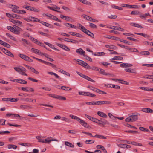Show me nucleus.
Listing matches in <instances>:
<instances>
[{"label": "nucleus", "mask_w": 153, "mask_h": 153, "mask_svg": "<svg viewBox=\"0 0 153 153\" xmlns=\"http://www.w3.org/2000/svg\"><path fill=\"white\" fill-rule=\"evenodd\" d=\"M138 118L137 114L133 113L132 115L129 116L125 119L126 122H132L136 121Z\"/></svg>", "instance_id": "nucleus-1"}, {"label": "nucleus", "mask_w": 153, "mask_h": 153, "mask_svg": "<svg viewBox=\"0 0 153 153\" xmlns=\"http://www.w3.org/2000/svg\"><path fill=\"white\" fill-rule=\"evenodd\" d=\"M31 51L41 56H45L46 57H48V54L41 52L40 50L37 49L32 48L31 49Z\"/></svg>", "instance_id": "nucleus-2"}, {"label": "nucleus", "mask_w": 153, "mask_h": 153, "mask_svg": "<svg viewBox=\"0 0 153 153\" xmlns=\"http://www.w3.org/2000/svg\"><path fill=\"white\" fill-rule=\"evenodd\" d=\"M74 62L76 61L77 64L85 67L86 68H89L90 66L88 65L87 63L82 60L77 59H74Z\"/></svg>", "instance_id": "nucleus-3"}, {"label": "nucleus", "mask_w": 153, "mask_h": 153, "mask_svg": "<svg viewBox=\"0 0 153 153\" xmlns=\"http://www.w3.org/2000/svg\"><path fill=\"white\" fill-rule=\"evenodd\" d=\"M77 121L79 122L82 126L85 128H91L90 126L86 122L80 118Z\"/></svg>", "instance_id": "nucleus-4"}, {"label": "nucleus", "mask_w": 153, "mask_h": 153, "mask_svg": "<svg viewBox=\"0 0 153 153\" xmlns=\"http://www.w3.org/2000/svg\"><path fill=\"white\" fill-rule=\"evenodd\" d=\"M14 30H13V33L16 35H19L20 33V32L22 30V29L19 27L14 25Z\"/></svg>", "instance_id": "nucleus-5"}, {"label": "nucleus", "mask_w": 153, "mask_h": 153, "mask_svg": "<svg viewBox=\"0 0 153 153\" xmlns=\"http://www.w3.org/2000/svg\"><path fill=\"white\" fill-rule=\"evenodd\" d=\"M83 17L87 20L93 22H98V20H97L95 19H94L92 18L91 17H90L89 16H88L86 15H84Z\"/></svg>", "instance_id": "nucleus-6"}, {"label": "nucleus", "mask_w": 153, "mask_h": 153, "mask_svg": "<svg viewBox=\"0 0 153 153\" xmlns=\"http://www.w3.org/2000/svg\"><path fill=\"white\" fill-rule=\"evenodd\" d=\"M2 50L5 54L11 57H13L14 56L13 54L5 48H3Z\"/></svg>", "instance_id": "nucleus-7"}, {"label": "nucleus", "mask_w": 153, "mask_h": 153, "mask_svg": "<svg viewBox=\"0 0 153 153\" xmlns=\"http://www.w3.org/2000/svg\"><path fill=\"white\" fill-rule=\"evenodd\" d=\"M52 141H57L58 140L56 139H53L51 137H49L47 139L44 140L45 143H48Z\"/></svg>", "instance_id": "nucleus-8"}, {"label": "nucleus", "mask_w": 153, "mask_h": 153, "mask_svg": "<svg viewBox=\"0 0 153 153\" xmlns=\"http://www.w3.org/2000/svg\"><path fill=\"white\" fill-rule=\"evenodd\" d=\"M69 33L71 35L74 36H75L80 38H82L83 37V36L81 34L77 33L72 32H70Z\"/></svg>", "instance_id": "nucleus-9"}, {"label": "nucleus", "mask_w": 153, "mask_h": 153, "mask_svg": "<svg viewBox=\"0 0 153 153\" xmlns=\"http://www.w3.org/2000/svg\"><path fill=\"white\" fill-rule=\"evenodd\" d=\"M57 45L58 46L60 47L62 49L66 50L67 51H70L69 48L65 45L60 44H58Z\"/></svg>", "instance_id": "nucleus-10"}, {"label": "nucleus", "mask_w": 153, "mask_h": 153, "mask_svg": "<svg viewBox=\"0 0 153 153\" xmlns=\"http://www.w3.org/2000/svg\"><path fill=\"white\" fill-rule=\"evenodd\" d=\"M132 65L131 64L123 63L120 65V67L122 68L130 67L132 66Z\"/></svg>", "instance_id": "nucleus-11"}, {"label": "nucleus", "mask_w": 153, "mask_h": 153, "mask_svg": "<svg viewBox=\"0 0 153 153\" xmlns=\"http://www.w3.org/2000/svg\"><path fill=\"white\" fill-rule=\"evenodd\" d=\"M79 27H80V29L82 31L84 32L85 33H86V32H88L89 30L86 29L81 24H78Z\"/></svg>", "instance_id": "nucleus-12"}, {"label": "nucleus", "mask_w": 153, "mask_h": 153, "mask_svg": "<svg viewBox=\"0 0 153 153\" xmlns=\"http://www.w3.org/2000/svg\"><path fill=\"white\" fill-rule=\"evenodd\" d=\"M9 20L13 23L17 24L18 25H19V24L22 23V22L18 20H16L11 18H10L9 19Z\"/></svg>", "instance_id": "nucleus-13"}, {"label": "nucleus", "mask_w": 153, "mask_h": 153, "mask_svg": "<svg viewBox=\"0 0 153 153\" xmlns=\"http://www.w3.org/2000/svg\"><path fill=\"white\" fill-rule=\"evenodd\" d=\"M97 114L99 116L103 118H106L107 117V116L106 114L101 111H98Z\"/></svg>", "instance_id": "nucleus-14"}, {"label": "nucleus", "mask_w": 153, "mask_h": 153, "mask_svg": "<svg viewBox=\"0 0 153 153\" xmlns=\"http://www.w3.org/2000/svg\"><path fill=\"white\" fill-rule=\"evenodd\" d=\"M64 25L67 27H71L73 28L76 29V27L70 23H65L64 24Z\"/></svg>", "instance_id": "nucleus-15"}, {"label": "nucleus", "mask_w": 153, "mask_h": 153, "mask_svg": "<svg viewBox=\"0 0 153 153\" xmlns=\"http://www.w3.org/2000/svg\"><path fill=\"white\" fill-rule=\"evenodd\" d=\"M76 52L80 55H83L84 56V54L85 53V52L83 51L81 48H79L76 50Z\"/></svg>", "instance_id": "nucleus-16"}, {"label": "nucleus", "mask_w": 153, "mask_h": 153, "mask_svg": "<svg viewBox=\"0 0 153 153\" xmlns=\"http://www.w3.org/2000/svg\"><path fill=\"white\" fill-rule=\"evenodd\" d=\"M56 5H54L53 7H51L48 6L47 7V8L52 10L54 11H56L59 13H61L60 11L57 10H56Z\"/></svg>", "instance_id": "nucleus-17"}, {"label": "nucleus", "mask_w": 153, "mask_h": 153, "mask_svg": "<svg viewBox=\"0 0 153 153\" xmlns=\"http://www.w3.org/2000/svg\"><path fill=\"white\" fill-rule=\"evenodd\" d=\"M105 47L108 48L115 50L117 49V47L113 45H105Z\"/></svg>", "instance_id": "nucleus-18"}, {"label": "nucleus", "mask_w": 153, "mask_h": 153, "mask_svg": "<svg viewBox=\"0 0 153 153\" xmlns=\"http://www.w3.org/2000/svg\"><path fill=\"white\" fill-rule=\"evenodd\" d=\"M123 58H112V60H113L112 61V62L115 64H118L119 63H121V62L114 61V60H121Z\"/></svg>", "instance_id": "nucleus-19"}, {"label": "nucleus", "mask_w": 153, "mask_h": 153, "mask_svg": "<svg viewBox=\"0 0 153 153\" xmlns=\"http://www.w3.org/2000/svg\"><path fill=\"white\" fill-rule=\"evenodd\" d=\"M17 148V146L16 145L10 144L7 145V148L8 149H16Z\"/></svg>", "instance_id": "nucleus-20"}, {"label": "nucleus", "mask_w": 153, "mask_h": 153, "mask_svg": "<svg viewBox=\"0 0 153 153\" xmlns=\"http://www.w3.org/2000/svg\"><path fill=\"white\" fill-rule=\"evenodd\" d=\"M65 41L66 42H70L76 43V41L74 40H73L70 39L65 38H64Z\"/></svg>", "instance_id": "nucleus-21"}, {"label": "nucleus", "mask_w": 153, "mask_h": 153, "mask_svg": "<svg viewBox=\"0 0 153 153\" xmlns=\"http://www.w3.org/2000/svg\"><path fill=\"white\" fill-rule=\"evenodd\" d=\"M6 35L7 36L9 37L11 39L15 41H17L15 37L11 35L10 34L8 33H6Z\"/></svg>", "instance_id": "nucleus-22"}, {"label": "nucleus", "mask_w": 153, "mask_h": 153, "mask_svg": "<svg viewBox=\"0 0 153 153\" xmlns=\"http://www.w3.org/2000/svg\"><path fill=\"white\" fill-rule=\"evenodd\" d=\"M44 43L45 44L48 45V46H49L51 48L53 49H54L56 51L58 50L57 49H56V48L54 47V46L53 45H52V44L45 42H44Z\"/></svg>", "instance_id": "nucleus-23"}, {"label": "nucleus", "mask_w": 153, "mask_h": 153, "mask_svg": "<svg viewBox=\"0 0 153 153\" xmlns=\"http://www.w3.org/2000/svg\"><path fill=\"white\" fill-rule=\"evenodd\" d=\"M130 25L131 26H134L136 27H137L140 28L141 29L143 28V27L138 24L134 23H130Z\"/></svg>", "instance_id": "nucleus-24"}, {"label": "nucleus", "mask_w": 153, "mask_h": 153, "mask_svg": "<svg viewBox=\"0 0 153 153\" xmlns=\"http://www.w3.org/2000/svg\"><path fill=\"white\" fill-rule=\"evenodd\" d=\"M48 73L51 75H54L58 79L60 80H61V78L55 73L52 72H48Z\"/></svg>", "instance_id": "nucleus-25"}, {"label": "nucleus", "mask_w": 153, "mask_h": 153, "mask_svg": "<svg viewBox=\"0 0 153 153\" xmlns=\"http://www.w3.org/2000/svg\"><path fill=\"white\" fill-rule=\"evenodd\" d=\"M51 19L59 22H62L59 19L57 18L56 16L52 15H51Z\"/></svg>", "instance_id": "nucleus-26"}, {"label": "nucleus", "mask_w": 153, "mask_h": 153, "mask_svg": "<svg viewBox=\"0 0 153 153\" xmlns=\"http://www.w3.org/2000/svg\"><path fill=\"white\" fill-rule=\"evenodd\" d=\"M30 108V106L27 105H22L20 106V109H28Z\"/></svg>", "instance_id": "nucleus-27"}, {"label": "nucleus", "mask_w": 153, "mask_h": 153, "mask_svg": "<svg viewBox=\"0 0 153 153\" xmlns=\"http://www.w3.org/2000/svg\"><path fill=\"white\" fill-rule=\"evenodd\" d=\"M100 122H101L102 125H105V124H109V123L107 121V120L105 119H102V118L101 119V120H100Z\"/></svg>", "instance_id": "nucleus-28"}, {"label": "nucleus", "mask_w": 153, "mask_h": 153, "mask_svg": "<svg viewBox=\"0 0 153 153\" xmlns=\"http://www.w3.org/2000/svg\"><path fill=\"white\" fill-rule=\"evenodd\" d=\"M61 89L67 91L71 90V89L70 87L65 86H61Z\"/></svg>", "instance_id": "nucleus-29"}, {"label": "nucleus", "mask_w": 153, "mask_h": 153, "mask_svg": "<svg viewBox=\"0 0 153 153\" xmlns=\"http://www.w3.org/2000/svg\"><path fill=\"white\" fill-rule=\"evenodd\" d=\"M58 71L68 76H70V74L69 73L66 72V71H64L63 70H58Z\"/></svg>", "instance_id": "nucleus-30"}, {"label": "nucleus", "mask_w": 153, "mask_h": 153, "mask_svg": "<svg viewBox=\"0 0 153 153\" xmlns=\"http://www.w3.org/2000/svg\"><path fill=\"white\" fill-rule=\"evenodd\" d=\"M139 129L141 131H143L146 132H150V131L149 129L142 127H139Z\"/></svg>", "instance_id": "nucleus-31"}, {"label": "nucleus", "mask_w": 153, "mask_h": 153, "mask_svg": "<svg viewBox=\"0 0 153 153\" xmlns=\"http://www.w3.org/2000/svg\"><path fill=\"white\" fill-rule=\"evenodd\" d=\"M83 78L86 79L88 80V81H91L92 82H95L94 81L93 79H92L89 76L85 75V76H83Z\"/></svg>", "instance_id": "nucleus-32"}, {"label": "nucleus", "mask_w": 153, "mask_h": 153, "mask_svg": "<svg viewBox=\"0 0 153 153\" xmlns=\"http://www.w3.org/2000/svg\"><path fill=\"white\" fill-rule=\"evenodd\" d=\"M105 53L104 52H97L94 53V55L95 56H104Z\"/></svg>", "instance_id": "nucleus-33"}, {"label": "nucleus", "mask_w": 153, "mask_h": 153, "mask_svg": "<svg viewBox=\"0 0 153 153\" xmlns=\"http://www.w3.org/2000/svg\"><path fill=\"white\" fill-rule=\"evenodd\" d=\"M94 137L98 138H100V139H106V137H105L103 136L100 135H97L96 134L95 136H94Z\"/></svg>", "instance_id": "nucleus-34"}, {"label": "nucleus", "mask_w": 153, "mask_h": 153, "mask_svg": "<svg viewBox=\"0 0 153 153\" xmlns=\"http://www.w3.org/2000/svg\"><path fill=\"white\" fill-rule=\"evenodd\" d=\"M65 144L70 147L74 148V145H73L71 143L68 141H65Z\"/></svg>", "instance_id": "nucleus-35"}, {"label": "nucleus", "mask_w": 153, "mask_h": 153, "mask_svg": "<svg viewBox=\"0 0 153 153\" xmlns=\"http://www.w3.org/2000/svg\"><path fill=\"white\" fill-rule=\"evenodd\" d=\"M32 22H39L40 23V21L39 19L38 18L32 17Z\"/></svg>", "instance_id": "nucleus-36"}, {"label": "nucleus", "mask_w": 153, "mask_h": 153, "mask_svg": "<svg viewBox=\"0 0 153 153\" xmlns=\"http://www.w3.org/2000/svg\"><path fill=\"white\" fill-rule=\"evenodd\" d=\"M40 23H41L44 26L48 27H50V26H51V25L49 24L48 23L42 21H40Z\"/></svg>", "instance_id": "nucleus-37"}, {"label": "nucleus", "mask_w": 153, "mask_h": 153, "mask_svg": "<svg viewBox=\"0 0 153 153\" xmlns=\"http://www.w3.org/2000/svg\"><path fill=\"white\" fill-rule=\"evenodd\" d=\"M111 7L113 8H115L120 10H123V8L122 7L116 6L114 4L112 5Z\"/></svg>", "instance_id": "nucleus-38"}, {"label": "nucleus", "mask_w": 153, "mask_h": 153, "mask_svg": "<svg viewBox=\"0 0 153 153\" xmlns=\"http://www.w3.org/2000/svg\"><path fill=\"white\" fill-rule=\"evenodd\" d=\"M36 137L38 140V142L44 143V140L42 139L41 136H36Z\"/></svg>", "instance_id": "nucleus-39"}, {"label": "nucleus", "mask_w": 153, "mask_h": 153, "mask_svg": "<svg viewBox=\"0 0 153 153\" xmlns=\"http://www.w3.org/2000/svg\"><path fill=\"white\" fill-rule=\"evenodd\" d=\"M95 92L100 94H106V93L105 92L97 88V89H96V90H95Z\"/></svg>", "instance_id": "nucleus-40"}, {"label": "nucleus", "mask_w": 153, "mask_h": 153, "mask_svg": "<svg viewBox=\"0 0 153 153\" xmlns=\"http://www.w3.org/2000/svg\"><path fill=\"white\" fill-rule=\"evenodd\" d=\"M12 18H16L18 19H20L21 18V16L20 15L16 14H12Z\"/></svg>", "instance_id": "nucleus-41"}, {"label": "nucleus", "mask_w": 153, "mask_h": 153, "mask_svg": "<svg viewBox=\"0 0 153 153\" xmlns=\"http://www.w3.org/2000/svg\"><path fill=\"white\" fill-rule=\"evenodd\" d=\"M60 17L62 19H65L66 20H68L69 19V17L66 16L62 14L60 15Z\"/></svg>", "instance_id": "nucleus-42"}, {"label": "nucleus", "mask_w": 153, "mask_h": 153, "mask_svg": "<svg viewBox=\"0 0 153 153\" xmlns=\"http://www.w3.org/2000/svg\"><path fill=\"white\" fill-rule=\"evenodd\" d=\"M131 144L134 145L138 146H143V145L141 143H137L134 141L131 142Z\"/></svg>", "instance_id": "nucleus-43"}, {"label": "nucleus", "mask_w": 153, "mask_h": 153, "mask_svg": "<svg viewBox=\"0 0 153 153\" xmlns=\"http://www.w3.org/2000/svg\"><path fill=\"white\" fill-rule=\"evenodd\" d=\"M106 38L109 39H110L114 40H118V38L117 37H116L114 36H108V37H106Z\"/></svg>", "instance_id": "nucleus-44"}, {"label": "nucleus", "mask_w": 153, "mask_h": 153, "mask_svg": "<svg viewBox=\"0 0 153 153\" xmlns=\"http://www.w3.org/2000/svg\"><path fill=\"white\" fill-rule=\"evenodd\" d=\"M85 34H87V35H88L89 36H90L92 38H94V34L89 30L87 32H86V33Z\"/></svg>", "instance_id": "nucleus-45"}, {"label": "nucleus", "mask_w": 153, "mask_h": 153, "mask_svg": "<svg viewBox=\"0 0 153 153\" xmlns=\"http://www.w3.org/2000/svg\"><path fill=\"white\" fill-rule=\"evenodd\" d=\"M86 96H89L90 97H94L96 96L94 94L91 93H90L88 92H86Z\"/></svg>", "instance_id": "nucleus-46"}, {"label": "nucleus", "mask_w": 153, "mask_h": 153, "mask_svg": "<svg viewBox=\"0 0 153 153\" xmlns=\"http://www.w3.org/2000/svg\"><path fill=\"white\" fill-rule=\"evenodd\" d=\"M111 103V102L108 101H102V105L106 104L109 105Z\"/></svg>", "instance_id": "nucleus-47"}, {"label": "nucleus", "mask_w": 153, "mask_h": 153, "mask_svg": "<svg viewBox=\"0 0 153 153\" xmlns=\"http://www.w3.org/2000/svg\"><path fill=\"white\" fill-rule=\"evenodd\" d=\"M70 117H71L72 119H74L76 120L77 121H78V120L79 118V117L77 116L73 115L72 114H71L69 116Z\"/></svg>", "instance_id": "nucleus-48"}, {"label": "nucleus", "mask_w": 153, "mask_h": 153, "mask_svg": "<svg viewBox=\"0 0 153 153\" xmlns=\"http://www.w3.org/2000/svg\"><path fill=\"white\" fill-rule=\"evenodd\" d=\"M140 54L142 55H148L150 54V53L149 51H144L141 52Z\"/></svg>", "instance_id": "nucleus-49"}, {"label": "nucleus", "mask_w": 153, "mask_h": 153, "mask_svg": "<svg viewBox=\"0 0 153 153\" xmlns=\"http://www.w3.org/2000/svg\"><path fill=\"white\" fill-rule=\"evenodd\" d=\"M14 25L13 26V27L11 26H7V29H8L9 30L11 31V32H13V30H14Z\"/></svg>", "instance_id": "nucleus-50"}, {"label": "nucleus", "mask_w": 153, "mask_h": 153, "mask_svg": "<svg viewBox=\"0 0 153 153\" xmlns=\"http://www.w3.org/2000/svg\"><path fill=\"white\" fill-rule=\"evenodd\" d=\"M48 96L51 97L55 98L56 99H57L58 95H56L54 94H48Z\"/></svg>", "instance_id": "nucleus-51"}, {"label": "nucleus", "mask_w": 153, "mask_h": 153, "mask_svg": "<svg viewBox=\"0 0 153 153\" xmlns=\"http://www.w3.org/2000/svg\"><path fill=\"white\" fill-rule=\"evenodd\" d=\"M118 81L120 83L126 85H128L129 84L128 82H126V81L121 80H119Z\"/></svg>", "instance_id": "nucleus-52"}, {"label": "nucleus", "mask_w": 153, "mask_h": 153, "mask_svg": "<svg viewBox=\"0 0 153 153\" xmlns=\"http://www.w3.org/2000/svg\"><path fill=\"white\" fill-rule=\"evenodd\" d=\"M94 140H86L85 141V143L86 144H88V143H94Z\"/></svg>", "instance_id": "nucleus-53"}, {"label": "nucleus", "mask_w": 153, "mask_h": 153, "mask_svg": "<svg viewBox=\"0 0 153 153\" xmlns=\"http://www.w3.org/2000/svg\"><path fill=\"white\" fill-rule=\"evenodd\" d=\"M23 19L27 22H30L32 21V16H30L27 18H24Z\"/></svg>", "instance_id": "nucleus-54"}, {"label": "nucleus", "mask_w": 153, "mask_h": 153, "mask_svg": "<svg viewBox=\"0 0 153 153\" xmlns=\"http://www.w3.org/2000/svg\"><path fill=\"white\" fill-rule=\"evenodd\" d=\"M89 26L91 28H97L96 25L91 23H89Z\"/></svg>", "instance_id": "nucleus-55"}, {"label": "nucleus", "mask_w": 153, "mask_h": 153, "mask_svg": "<svg viewBox=\"0 0 153 153\" xmlns=\"http://www.w3.org/2000/svg\"><path fill=\"white\" fill-rule=\"evenodd\" d=\"M19 144L25 146H30L29 145L30 144L28 143H19Z\"/></svg>", "instance_id": "nucleus-56"}, {"label": "nucleus", "mask_w": 153, "mask_h": 153, "mask_svg": "<svg viewBox=\"0 0 153 153\" xmlns=\"http://www.w3.org/2000/svg\"><path fill=\"white\" fill-rule=\"evenodd\" d=\"M21 40L24 42L25 43H26L27 45H30V43L26 39L24 38H22L21 39Z\"/></svg>", "instance_id": "nucleus-57"}, {"label": "nucleus", "mask_w": 153, "mask_h": 153, "mask_svg": "<svg viewBox=\"0 0 153 153\" xmlns=\"http://www.w3.org/2000/svg\"><path fill=\"white\" fill-rule=\"evenodd\" d=\"M140 13V12L138 11H132L131 13V15H138Z\"/></svg>", "instance_id": "nucleus-58"}, {"label": "nucleus", "mask_w": 153, "mask_h": 153, "mask_svg": "<svg viewBox=\"0 0 153 153\" xmlns=\"http://www.w3.org/2000/svg\"><path fill=\"white\" fill-rule=\"evenodd\" d=\"M19 100L18 98H10V101L11 102H16Z\"/></svg>", "instance_id": "nucleus-59"}, {"label": "nucleus", "mask_w": 153, "mask_h": 153, "mask_svg": "<svg viewBox=\"0 0 153 153\" xmlns=\"http://www.w3.org/2000/svg\"><path fill=\"white\" fill-rule=\"evenodd\" d=\"M57 99H60L61 100H66L65 97L59 95H58Z\"/></svg>", "instance_id": "nucleus-60"}, {"label": "nucleus", "mask_w": 153, "mask_h": 153, "mask_svg": "<svg viewBox=\"0 0 153 153\" xmlns=\"http://www.w3.org/2000/svg\"><path fill=\"white\" fill-rule=\"evenodd\" d=\"M10 5L12 6V7H10V8H12V9H17L19 8V7L18 6L15 5H13L12 4H10Z\"/></svg>", "instance_id": "nucleus-61"}, {"label": "nucleus", "mask_w": 153, "mask_h": 153, "mask_svg": "<svg viewBox=\"0 0 153 153\" xmlns=\"http://www.w3.org/2000/svg\"><path fill=\"white\" fill-rule=\"evenodd\" d=\"M31 11H33L36 12H39L40 10L39 9H36V8L32 7Z\"/></svg>", "instance_id": "nucleus-62"}, {"label": "nucleus", "mask_w": 153, "mask_h": 153, "mask_svg": "<svg viewBox=\"0 0 153 153\" xmlns=\"http://www.w3.org/2000/svg\"><path fill=\"white\" fill-rule=\"evenodd\" d=\"M122 6L124 7H127L129 8H131V5H130L127 4H122Z\"/></svg>", "instance_id": "nucleus-63"}, {"label": "nucleus", "mask_w": 153, "mask_h": 153, "mask_svg": "<svg viewBox=\"0 0 153 153\" xmlns=\"http://www.w3.org/2000/svg\"><path fill=\"white\" fill-rule=\"evenodd\" d=\"M61 118V120L63 121H64L67 122H69V120L67 118L65 117H62Z\"/></svg>", "instance_id": "nucleus-64"}]
</instances>
